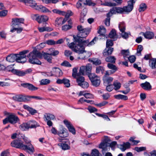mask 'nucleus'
<instances>
[{
  "label": "nucleus",
  "instance_id": "f257e3e1",
  "mask_svg": "<svg viewBox=\"0 0 156 156\" xmlns=\"http://www.w3.org/2000/svg\"><path fill=\"white\" fill-rule=\"evenodd\" d=\"M28 50H23L19 52V54H12L9 55L6 58V60L9 62H17L24 63L26 61L25 54L28 52Z\"/></svg>",
  "mask_w": 156,
  "mask_h": 156
},
{
  "label": "nucleus",
  "instance_id": "f03ea898",
  "mask_svg": "<svg viewBox=\"0 0 156 156\" xmlns=\"http://www.w3.org/2000/svg\"><path fill=\"white\" fill-rule=\"evenodd\" d=\"M27 57L29 58V62L33 64L41 65V62L38 58H42V55L39 51L36 49L34 50L27 55Z\"/></svg>",
  "mask_w": 156,
  "mask_h": 156
},
{
  "label": "nucleus",
  "instance_id": "7ed1b4c3",
  "mask_svg": "<svg viewBox=\"0 0 156 156\" xmlns=\"http://www.w3.org/2000/svg\"><path fill=\"white\" fill-rule=\"evenodd\" d=\"M25 144H23V145L25 146L23 150L26 151L29 153H33L35 151L33 145L31 143V141L27 137L24 136L23 138Z\"/></svg>",
  "mask_w": 156,
  "mask_h": 156
},
{
  "label": "nucleus",
  "instance_id": "20e7f679",
  "mask_svg": "<svg viewBox=\"0 0 156 156\" xmlns=\"http://www.w3.org/2000/svg\"><path fill=\"white\" fill-rule=\"evenodd\" d=\"M92 66L90 64H87L86 66H81L80 67L78 74L80 76H83L86 74L89 77L90 75L91 74V71Z\"/></svg>",
  "mask_w": 156,
  "mask_h": 156
},
{
  "label": "nucleus",
  "instance_id": "39448f33",
  "mask_svg": "<svg viewBox=\"0 0 156 156\" xmlns=\"http://www.w3.org/2000/svg\"><path fill=\"white\" fill-rule=\"evenodd\" d=\"M10 68H11L10 66H8L7 67V69L9 71H11L13 74L20 76H24L26 74L29 73L32 71V70L30 69H28L23 71L14 69H12L11 70L9 69Z\"/></svg>",
  "mask_w": 156,
  "mask_h": 156
},
{
  "label": "nucleus",
  "instance_id": "423d86ee",
  "mask_svg": "<svg viewBox=\"0 0 156 156\" xmlns=\"http://www.w3.org/2000/svg\"><path fill=\"white\" fill-rule=\"evenodd\" d=\"M98 37H95L90 42L88 40H84L83 39H80L78 38L76 41L78 43H80L81 44L84 46H90L95 44L96 42L97 41L98 39Z\"/></svg>",
  "mask_w": 156,
  "mask_h": 156
},
{
  "label": "nucleus",
  "instance_id": "0eeeda50",
  "mask_svg": "<svg viewBox=\"0 0 156 156\" xmlns=\"http://www.w3.org/2000/svg\"><path fill=\"white\" fill-rule=\"evenodd\" d=\"M75 78H76V82L78 86L84 89H86L89 87V84L87 82L85 81L84 77L79 76H77Z\"/></svg>",
  "mask_w": 156,
  "mask_h": 156
},
{
  "label": "nucleus",
  "instance_id": "6e6552de",
  "mask_svg": "<svg viewBox=\"0 0 156 156\" xmlns=\"http://www.w3.org/2000/svg\"><path fill=\"white\" fill-rule=\"evenodd\" d=\"M89 78L92 83L94 86H98L101 82L100 78L95 73H92L89 76Z\"/></svg>",
  "mask_w": 156,
  "mask_h": 156
},
{
  "label": "nucleus",
  "instance_id": "1a4fd4ad",
  "mask_svg": "<svg viewBox=\"0 0 156 156\" xmlns=\"http://www.w3.org/2000/svg\"><path fill=\"white\" fill-rule=\"evenodd\" d=\"M11 145L13 147H15L16 148H19L21 150H23L24 148H25V146L23 145V143L21 140L18 139L15 140L11 143Z\"/></svg>",
  "mask_w": 156,
  "mask_h": 156
},
{
  "label": "nucleus",
  "instance_id": "9d476101",
  "mask_svg": "<svg viewBox=\"0 0 156 156\" xmlns=\"http://www.w3.org/2000/svg\"><path fill=\"white\" fill-rule=\"evenodd\" d=\"M91 31L90 28L84 31L78 32L77 36V37H74L76 41L77 40V39L78 38H79L80 39H83L84 38L86 37L89 34Z\"/></svg>",
  "mask_w": 156,
  "mask_h": 156
},
{
  "label": "nucleus",
  "instance_id": "9b49d317",
  "mask_svg": "<svg viewBox=\"0 0 156 156\" xmlns=\"http://www.w3.org/2000/svg\"><path fill=\"white\" fill-rule=\"evenodd\" d=\"M24 20L23 18H16L12 19V26L13 27H19L21 26V23H23Z\"/></svg>",
  "mask_w": 156,
  "mask_h": 156
},
{
  "label": "nucleus",
  "instance_id": "f8f14e48",
  "mask_svg": "<svg viewBox=\"0 0 156 156\" xmlns=\"http://www.w3.org/2000/svg\"><path fill=\"white\" fill-rule=\"evenodd\" d=\"M136 0H130L128 2V5L124 6V12H129L133 9L134 4L135 3Z\"/></svg>",
  "mask_w": 156,
  "mask_h": 156
},
{
  "label": "nucleus",
  "instance_id": "ddd939ff",
  "mask_svg": "<svg viewBox=\"0 0 156 156\" xmlns=\"http://www.w3.org/2000/svg\"><path fill=\"white\" fill-rule=\"evenodd\" d=\"M84 49V47L83 46L81 43H78L75 45L73 48V51L79 54H82L85 51Z\"/></svg>",
  "mask_w": 156,
  "mask_h": 156
},
{
  "label": "nucleus",
  "instance_id": "4468645a",
  "mask_svg": "<svg viewBox=\"0 0 156 156\" xmlns=\"http://www.w3.org/2000/svg\"><path fill=\"white\" fill-rule=\"evenodd\" d=\"M34 16L36 17V20L39 23L45 22L48 20V17L46 15H42L39 16L37 14H35Z\"/></svg>",
  "mask_w": 156,
  "mask_h": 156
},
{
  "label": "nucleus",
  "instance_id": "2eb2a0df",
  "mask_svg": "<svg viewBox=\"0 0 156 156\" xmlns=\"http://www.w3.org/2000/svg\"><path fill=\"white\" fill-rule=\"evenodd\" d=\"M63 122L68 128L69 131L73 134L75 135L76 133V130L72 124L67 120H64Z\"/></svg>",
  "mask_w": 156,
  "mask_h": 156
},
{
  "label": "nucleus",
  "instance_id": "dca6fc26",
  "mask_svg": "<svg viewBox=\"0 0 156 156\" xmlns=\"http://www.w3.org/2000/svg\"><path fill=\"white\" fill-rule=\"evenodd\" d=\"M27 96H23L22 95H16L12 97V99L14 101L19 102L27 101Z\"/></svg>",
  "mask_w": 156,
  "mask_h": 156
},
{
  "label": "nucleus",
  "instance_id": "f3484780",
  "mask_svg": "<svg viewBox=\"0 0 156 156\" xmlns=\"http://www.w3.org/2000/svg\"><path fill=\"white\" fill-rule=\"evenodd\" d=\"M57 134L61 137L65 138L67 137L69 135L68 132L66 129L62 127L59 130Z\"/></svg>",
  "mask_w": 156,
  "mask_h": 156
},
{
  "label": "nucleus",
  "instance_id": "a211bd4d",
  "mask_svg": "<svg viewBox=\"0 0 156 156\" xmlns=\"http://www.w3.org/2000/svg\"><path fill=\"white\" fill-rule=\"evenodd\" d=\"M8 118L9 120V122L12 124L16 123L19 120L17 116L13 114L9 115L8 116Z\"/></svg>",
  "mask_w": 156,
  "mask_h": 156
},
{
  "label": "nucleus",
  "instance_id": "6ab92c4d",
  "mask_svg": "<svg viewBox=\"0 0 156 156\" xmlns=\"http://www.w3.org/2000/svg\"><path fill=\"white\" fill-rule=\"evenodd\" d=\"M24 3L27 5L31 6L35 9H36L37 6L38 5L35 1L33 0H25Z\"/></svg>",
  "mask_w": 156,
  "mask_h": 156
},
{
  "label": "nucleus",
  "instance_id": "aec40b11",
  "mask_svg": "<svg viewBox=\"0 0 156 156\" xmlns=\"http://www.w3.org/2000/svg\"><path fill=\"white\" fill-rule=\"evenodd\" d=\"M21 85L24 88H27L29 90L32 91L37 90L38 89L37 87L29 83H22L21 84Z\"/></svg>",
  "mask_w": 156,
  "mask_h": 156
},
{
  "label": "nucleus",
  "instance_id": "412c9836",
  "mask_svg": "<svg viewBox=\"0 0 156 156\" xmlns=\"http://www.w3.org/2000/svg\"><path fill=\"white\" fill-rule=\"evenodd\" d=\"M109 147V143L106 142L101 143L99 146V147L102 149V153L104 154L106 151L108 150L107 148Z\"/></svg>",
  "mask_w": 156,
  "mask_h": 156
},
{
  "label": "nucleus",
  "instance_id": "4be33fe9",
  "mask_svg": "<svg viewBox=\"0 0 156 156\" xmlns=\"http://www.w3.org/2000/svg\"><path fill=\"white\" fill-rule=\"evenodd\" d=\"M28 127L29 129L36 128L40 126L39 124L35 121L32 120L27 122Z\"/></svg>",
  "mask_w": 156,
  "mask_h": 156
},
{
  "label": "nucleus",
  "instance_id": "5701e85b",
  "mask_svg": "<svg viewBox=\"0 0 156 156\" xmlns=\"http://www.w3.org/2000/svg\"><path fill=\"white\" fill-rule=\"evenodd\" d=\"M36 10L41 11L43 13H46L51 12L46 7L41 5H38L37 6V8H36Z\"/></svg>",
  "mask_w": 156,
  "mask_h": 156
},
{
  "label": "nucleus",
  "instance_id": "b1692460",
  "mask_svg": "<svg viewBox=\"0 0 156 156\" xmlns=\"http://www.w3.org/2000/svg\"><path fill=\"white\" fill-rule=\"evenodd\" d=\"M141 87L144 90H150L152 89V86L150 83L146 81L144 83H141L140 84Z\"/></svg>",
  "mask_w": 156,
  "mask_h": 156
},
{
  "label": "nucleus",
  "instance_id": "393cba45",
  "mask_svg": "<svg viewBox=\"0 0 156 156\" xmlns=\"http://www.w3.org/2000/svg\"><path fill=\"white\" fill-rule=\"evenodd\" d=\"M114 50V48L112 47H106L103 53V55L106 57L111 55Z\"/></svg>",
  "mask_w": 156,
  "mask_h": 156
},
{
  "label": "nucleus",
  "instance_id": "a878e982",
  "mask_svg": "<svg viewBox=\"0 0 156 156\" xmlns=\"http://www.w3.org/2000/svg\"><path fill=\"white\" fill-rule=\"evenodd\" d=\"M89 61L95 66H98L101 64V61L98 58H89Z\"/></svg>",
  "mask_w": 156,
  "mask_h": 156
},
{
  "label": "nucleus",
  "instance_id": "bb28decb",
  "mask_svg": "<svg viewBox=\"0 0 156 156\" xmlns=\"http://www.w3.org/2000/svg\"><path fill=\"white\" fill-rule=\"evenodd\" d=\"M109 37L112 39L113 41H116L118 38V35L116 34V31L114 29H112L109 34Z\"/></svg>",
  "mask_w": 156,
  "mask_h": 156
},
{
  "label": "nucleus",
  "instance_id": "cd10ccee",
  "mask_svg": "<svg viewBox=\"0 0 156 156\" xmlns=\"http://www.w3.org/2000/svg\"><path fill=\"white\" fill-rule=\"evenodd\" d=\"M130 144L129 142L123 143L122 144L120 145V149L122 151H125L126 149H128L130 147Z\"/></svg>",
  "mask_w": 156,
  "mask_h": 156
},
{
  "label": "nucleus",
  "instance_id": "c85d7f7f",
  "mask_svg": "<svg viewBox=\"0 0 156 156\" xmlns=\"http://www.w3.org/2000/svg\"><path fill=\"white\" fill-rule=\"evenodd\" d=\"M143 35L146 38L148 39H151L154 37V34L153 32L151 31H146L145 33L142 32Z\"/></svg>",
  "mask_w": 156,
  "mask_h": 156
},
{
  "label": "nucleus",
  "instance_id": "c756f323",
  "mask_svg": "<svg viewBox=\"0 0 156 156\" xmlns=\"http://www.w3.org/2000/svg\"><path fill=\"white\" fill-rule=\"evenodd\" d=\"M107 67L109 69H112L110 70L111 74L114 73L118 69L116 66L112 63H108L107 64Z\"/></svg>",
  "mask_w": 156,
  "mask_h": 156
},
{
  "label": "nucleus",
  "instance_id": "7c9ffc66",
  "mask_svg": "<svg viewBox=\"0 0 156 156\" xmlns=\"http://www.w3.org/2000/svg\"><path fill=\"white\" fill-rule=\"evenodd\" d=\"M23 108L24 109L28 111L32 115H34L35 114L37 113V111L36 110L30 107L28 105H23Z\"/></svg>",
  "mask_w": 156,
  "mask_h": 156
},
{
  "label": "nucleus",
  "instance_id": "2f4dec72",
  "mask_svg": "<svg viewBox=\"0 0 156 156\" xmlns=\"http://www.w3.org/2000/svg\"><path fill=\"white\" fill-rule=\"evenodd\" d=\"M105 69L103 66H99L96 67V73L103 75L105 73Z\"/></svg>",
  "mask_w": 156,
  "mask_h": 156
},
{
  "label": "nucleus",
  "instance_id": "473e14b6",
  "mask_svg": "<svg viewBox=\"0 0 156 156\" xmlns=\"http://www.w3.org/2000/svg\"><path fill=\"white\" fill-rule=\"evenodd\" d=\"M85 1V0H79L76 4V8L78 9H82L86 5Z\"/></svg>",
  "mask_w": 156,
  "mask_h": 156
},
{
  "label": "nucleus",
  "instance_id": "72a5a7b5",
  "mask_svg": "<svg viewBox=\"0 0 156 156\" xmlns=\"http://www.w3.org/2000/svg\"><path fill=\"white\" fill-rule=\"evenodd\" d=\"M55 118V116L51 114L46 113L44 115V119L45 121L46 120H51Z\"/></svg>",
  "mask_w": 156,
  "mask_h": 156
},
{
  "label": "nucleus",
  "instance_id": "f704fd0d",
  "mask_svg": "<svg viewBox=\"0 0 156 156\" xmlns=\"http://www.w3.org/2000/svg\"><path fill=\"white\" fill-rule=\"evenodd\" d=\"M149 65L152 69H156V58H152L150 59Z\"/></svg>",
  "mask_w": 156,
  "mask_h": 156
},
{
  "label": "nucleus",
  "instance_id": "c9c22d12",
  "mask_svg": "<svg viewBox=\"0 0 156 156\" xmlns=\"http://www.w3.org/2000/svg\"><path fill=\"white\" fill-rule=\"evenodd\" d=\"M106 31V30L103 26H100V29L98 31V33L100 34L98 37L100 36H105Z\"/></svg>",
  "mask_w": 156,
  "mask_h": 156
},
{
  "label": "nucleus",
  "instance_id": "e433bc0d",
  "mask_svg": "<svg viewBox=\"0 0 156 156\" xmlns=\"http://www.w3.org/2000/svg\"><path fill=\"white\" fill-rule=\"evenodd\" d=\"M27 122H23L19 126V128L21 130L24 131L29 129Z\"/></svg>",
  "mask_w": 156,
  "mask_h": 156
},
{
  "label": "nucleus",
  "instance_id": "4c0bfd02",
  "mask_svg": "<svg viewBox=\"0 0 156 156\" xmlns=\"http://www.w3.org/2000/svg\"><path fill=\"white\" fill-rule=\"evenodd\" d=\"M51 55L50 54H48L46 53H44L43 55L44 58L47 60V61L49 63H52V57L51 56Z\"/></svg>",
  "mask_w": 156,
  "mask_h": 156
},
{
  "label": "nucleus",
  "instance_id": "58836bf2",
  "mask_svg": "<svg viewBox=\"0 0 156 156\" xmlns=\"http://www.w3.org/2000/svg\"><path fill=\"white\" fill-rule=\"evenodd\" d=\"M116 58L113 56H109L105 58V60L108 62L115 63Z\"/></svg>",
  "mask_w": 156,
  "mask_h": 156
},
{
  "label": "nucleus",
  "instance_id": "ea45409f",
  "mask_svg": "<svg viewBox=\"0 0 156 156\" xmlns=\"http://www.w3.org/2000/svg\"><path fill=\"white\" fill-rule=\"evenodd\" d=\"M114 97L117 99L118 100H128V98L127 96L121 94L115 95Z\"/></svg>",
  "mask_w": 156,
  "mask_h": 156
},
{
  "label": "nucleus",
  "instance_id": "a19ab883",
  "mask_svg": "<svg viewBox=\"0 0 156 156\" xmlns=\"http://www.w3.org/2000/svg\"><path fill=\"white\" fill-rule=\"evenodd\" d=\"M58 145L60 146L62 150H65L70 149V147L68 144L60 143L58 144Z\"/></svg>",
  "mask_w": 156,
  "mask_h": 156
},
{
  "label": "nucleus",
  "instance_id": "79ce46f5",
  "mask_svg": "<svg viewBox=\"0 0 156 156\" xmlns=\"http://www.w3.org/2000/svg\"><path fill=\"white\" fill-rule=\"evenodd\" d=\"M91 156H102L100 154L99 151L96 149L92 150L90 154Z\"/></svg>",
  "mask_w": 156,
  "mask_h": 156
},
{
  "label": "nucleus",
  "instance_id": "37998d69",
  "mask_svg": "<svg viewBox=\"0 0 156 156\" xmlns=\"http://www.w3.org/2000/svg\"><path fill=\"white\" fill-rule=\"evenodd\" d=\"M147 8V6L145 3H141L140 5V7L139 9V12H143Z\"/></svg>",
  "mask_w": 156,
  "mask_h": 156
},
{
  "label": "nucleus",
  "instance_id": "c03bdc74",
  "mask_svg": "<svg viewBox=\"0 0 156 156\" xmlns=\"http://www.w3.org/2000/svg\"><path fill=\"white\" fill-rule=\"evenodd\" d=\"M119 28L120 32H124L126 30V25L125 23H121L119 26Z\"/></svg>",
  "mask_w": 156,
  "mask_h": 156
},
{
  "label": "nucleus",
  "instance_id": "a18cd8bd",
  "mask_svg": "<svg viewBox=\"0 0 156 156\" xmlns=\"http://www.w3.org/2000/svg\"><path fill=\"white\" fill-rule=\"evenodd\" d=\"M55 73L56 76L57 77H60L62 75V70L58 68H55Z\"/></svg>",
  "mask_w": 156,
  "mask_h": 156
},
{
  "label": "nucleus",
  "instance_id": "49530a36",
  "mask_svg": "<svg viewBox=\"0 0 156 156\" xmlns=\"http://www.w3.org/2000/svg\"><path fill=\"white\" fill-rule=\"evenodd\" d=\"M43 3L46 4H55L58 2V0H41Z\"/></svg>",
  "mask_w": 156,
  "mask_h": 156
},
{
  "label": "nucleus",
  "instance_id": "de8ad7c7",
  "mask_svg": "<svg viewBox=\"0 0 156 156\" xmlns=\"http://www.w3.org/2000/svg\"><path fill=\"white\" fill-rule=\"evenodd\" d=\"M77 69L78 68L75 67L73 69L72 75L74 78H76L77 76H80V74H78L79 73H77Z\"/></svg>",
  "mask_w": 156,
  "mask_h": 156
},
{
  "label": "nucleus",
  "instance_id": "09e8293b",
  "mask_svg": "<svg viewBox=\"0 0 156 156\" xmlns=\"http://www.w3.org/2000/svg\"><path fill=\"white\" fill-rule=\"evenodd\" d=\"M95 114L98 117H101L104 119L107 120L108 121H110V119L108 118V116L105 114H101L98 113H95Z\"/></svg>",
  "mask_w": 156,
  "mask_h": 156
},
{
  "label": "nucleus",
  "instance_id": "8fccbe9b",
  "mask_svg": "<svg viewBox=\"0 0 156 156\" xmlns=\"http://www.w3.org/2000/svg\"><path fill=\"white\" fill-rule=\"evenodd\" d=\"M113 85L114 86V89L116 90L119 89L121 86V83L117 82H114L113 83Z\"/></svg>",
  "mask_w": 156,
  "mask_h": 156
},
{
  "label": "nucleus",
  "instance_id": "3c124183",
  "mask_svg": "<svg viewBox=\"0 0 156 156\" xmlns=\"http://www.w3.org/2000/svg\"><path fill=\"white\" fill-rule=\"evenodd\" d=\"M113 40L107 39L106 42V47H111L114 44Z\"/></svg>",
  "mask_w": 156,
  "mask_h": 156
},
{
  "label": "nucleus",
  "instance_id": "603ef678",
  "mask_svg": "<svg viewBox=\"0 0 156 156\" xmlns=\"http://www.w3.org/2000/svg\"><path fill=\"white\" fill-rule=\"evenodd\" d=\"M27 101H30V100L31 98H34L37 100H41L42 99V98L39 96H27Z\"/></svg>",
  "mask_w": 156,
  "mask_h": 156
},
{
  "label": "nucleus",
  "instance_id": "864d4df0",
  "mask_svg": "<svg viewBox=\"0 0 156 156\" xmlns=\"http://www.w3.org/2000/svg\"><path fill=\"white\" fill-rule=\"evenodd\" d=\"M109 14H106L107 18L105 19V24L107 26H110V16Z\"/></svg>",
  "mask_w": 156,
  "mask_h": 156
},
{
  "label": "nucleus",
  "instance_id": "5fc2aeb1",
  "mask_svg": "<svg viewBox=\"0 0 156 156\" xmlns=\"http://www.w3.org/2000/svg\"><path fill=\"white\" fill-rule=\"evenodd\" d=\"M52 11L54 13L58 14L59 15H62L63 16L65 15L66 14L65 12L57 9H54L52 10Z\"/></svg>",
  "mask_w": 156,
  "mask_h": 156
},
{
  "label": "nucleus",
  "instance_id": "6e6d98bb",
  "mask_svg": "<svg viewBox=\"0 0 156 156\" xmlns=\"http://www.w3.org/2000/svg\"><path fill=\"white\" fill-rule=\"evenodd\" d=\"M61 65L68 67H71V64L68 61L65 60L62 63H61Z\"/></svg>",
  "mask_w": 156,
  "mask_h": 156
},
{
  "label": "nucleus",
  "instance_id": "4d7b16f0",
  "mask_svg": "<svg viewBox=\"0 0 156 156\" xmlns=\"http://www.w3.org/2000/svg\"><path fill=\"white\" fill-rule=\"evenodd\" d=\"M134 150L137 152H140L142 151H145L146 147H135L134 148Z\"/></svg>",
  "mask_w": 156,
  "mask_h": 156
},
{
  "label": "nucleus",
  "instance_id": "13d9d810",
  "mask_svg": "<svg viewBox=\"0 0 156 156\" xmlns=\"http://www.w3.org/2000/svg\"><path fill=\"white\" fill-rule=\"evenodd\" d=\"M50 81L49 80L47 79H42L40 82V84L41 85H45L49 84L50 83Z\"/></svg>",
  "mask_w": 156,
  "mask_h": 156
},
{
  "label": "nucleus",
  "instance_id": "bf43d9fd",
  "mask_svg": "<svg viewBox=\"0 0 156 156\" xmlns=\"http://www.w3.org/2000/svg\"><path fill=\"white\" fill-rule=\"evenodd\" d=\"M90 28L87 27L85 28H84L81 25H78L77 26V29L78 31V32H80L82 31H84L85 30H86L88 29H89Z\"/></svg>",
  "mask_w": 156,
  "mask_h": 156
},
{
  "label": "nucleus",
  "instance_id": "052dcab7",
  "mask_svg": "<svg viewBox=\"0 0 156 156\" xmlns=\"http://www.w3.org/2000/svg\"><path fill=\"white\" fill-rule=\"evenodd\" d=\"M69 82L70 81L69 80L66 78H64L63 84H64L66 87H70V84Z\"/></svg>",
  "mask_w": 156,
  "mask_h": 156
},
{
  "label": "nucleus",
  "instance_id": "680f3d73",
  "mask_svg": "<svg viewBox=\"0 0 156 156\" xmlns=\"http://www.w3.org/2000/svg\"><path fill=\"white\" fill-rule=\"evenodd\" d=\"M62 18H57L55 20V24L57 25H62Z\"/></svg>",
  "mask_w": 156,
  "mask_h": 156
},
{
  "label": "nucleus",
  "instance_id": "e2e57ef3",
  "mask_svg": "<svg viewBox=\"0 0 156 156\" xmlns=\"http://www.w3.org/2000/svg\"><path fill=\"white\" fill-rule=\"evenodd\" d=\"M86 5L94 6L96 3L92 2V0H85Z\"/></svg>",
  "mask_w": 156,
  "mask_h": 156
},
{
  "label": "nucleus",
  "instance_id": "0e129e2a",
  "mask_svg": "<svg viewBox=\"0 0 156 156\" xmlns=\"http://www.w3.org/2000/svg\"><path fill=\"white\" fill-rule=\"evenodd\" d=\"M58 141L60 142H62V143L65 144H69V140L67 138H60L58 139Z\"/></svg>",
  "mask_w": 156,
  "mask_h": 156
},
{
  "label": "nucleus",
  "instance_id": "69168bd1",
  "mask_svg": "<svg viewBox=\"0 0 156 156\" xmlns=\"http://www.w3.org/2000/svg\"><path fill=\"white\" fill-rule=\"evenodd\" d=\"M130 35V34L124 31L122 32L121 36L124 39H126L129 37V35Z\"/></svg>",
  "mask_w": 156,
  "mask_h": 156
},
{
  "label": "nucleus",
  "instance_id": "338daca9",
  "mask_svg": "<svg viewBox=\"0 0 156 156\" xmlns=\"http://www.w3.org/2000/svg\"><path fill=\"white\" fill-rule=\"evenodd\" d=\"M72 26L69 25H66L62 27V30L65 31H66L68 30L71 29Z\"/></svg>",
  "mask_w": 156,
  "mask_h": 156
},
{
  "label": "nucleus",
  "instance_id": "774afa93",
  "mask_svg": "<svg viewBox=\"0 0 156 156\" xmlns=\"http://www.w3.org/2000/svg\"><path fill=\"white\" fill-rule=\"evenodd\" d=\"M88 110L90 113L98 111V109L94 107L89 106L88 108Z\"/></svg>",
  "mask_w": 156,
  "mask_h": 156
}]
</instances>
